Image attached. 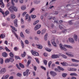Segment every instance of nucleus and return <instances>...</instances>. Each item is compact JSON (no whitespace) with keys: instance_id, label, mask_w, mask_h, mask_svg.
Returning a JSON list of instances; mask_svg holds the SVG:
<instances>
[{"instance_id":"obj_44","label":"nucleus","mask_w":79,"mask_h":79,"mask_svg":"<svg viewBox=\"0 0 79 79\" xmlns=\"http://www.w3.org/2000/svg\"><path fill=\"white\" fill-rule=\"evenodd\" d=\"M31 18H32V19H35V18H36V15H31Z\"/></svg>"},{"instance_id":"obj_50","label":"nucleus","mask_w":79,"mask_h":79,"mask_svg":"<svg viewBox=\"0 0 79 79\" xmlns=\"http://www.w3.org/2000/svg\"><path fill=\"white\" fill-rule=\"evenodd\" d=\"M5 50L7 51V52H10V50H9L8 48H7V47H6L5 48Z\"/></svg>"},{"instance_id":"obj_25","label":"nucleus","mask_w":79,"mask_h":79,"mask_svg":"<svg viewBox=\"0 0 79 79\" xmlns=\"http://www.w3.org/2000/svg\"><path fill=\"white\" fill-rule=\"evenodd\" d=\"M5 37V35L3 34H1L0 36V38L1 39H4V38Z\"/></svg>"},{"instance_id":"obj_16","label":"nucleus","mask_w":79,"mask_h":79,"mask_svg":"<svg viewBox=\"0 0 79 79\" xmlns=\"http://www.w3.org/2000/svg\"><path fill=\"white\" fill-rule=\"evenodd\" d=\"M22 10H25L26 9V6H23L21 7Z\"/></svg>"},{"instance_id":"obj_20","label":"nucleus","mask_w":79,"mask_h":79,"mask_svg":"<svg viewBox=\"0 0 79 79\" xmlns=\"http://www.w3.org/2000/svg\"><path fill=\"white\" fill-rule=\"evenodd\" d=\"M70 76H78L77 74L75 73H71L70 74Z\"/></svg>"},{"instance_id":"obj_39","label":"nucleus","mask_w":79,"mask_h":79,"mask_svg":"<svg viewBox=\"0 0 79 79\" xmlns=\"http://www.w3.org/2000/svg\"><path fill=\"white\" fill-rule=\"evenodd\" d=\"M9 13H10L9 11H8V10H7L6 12H5V16H6V15H8Z\"/></svg>"},{"instance_id":"obj_63","label":"nucleus","mask_w":79,"mask_h":79,"mask_svg":"<svg viewBox=\"0 0 79 79\" xmlns=\"http://www.w3.org/2000/svg\"><path fill=\"white\" fill-rule=\"evenodd\" d=\"M26 33H27V34H29L30 32L27 29L26 30Z\"/></svg>"},{"instance_id":"obj_61","label":"nucleus","mask_w":79,"mask_h":79,"mask_svg":"<svg viewBox=\"0 0 79 79\" xmlns=\"http://www.w3.org/2000/svg\"><path fill=\"white\" fill-rule=\"evenodd\" d=\"M59 27L60 29H63V27H61V25H59Z\"/></svg>"},{"instance_id":"obj_15","label":"nucleus","mask_w":79,"mask_h":79,"mask_svg":"<svg viewBox=\"0 0 79 79\" xmlns=\"http://www.w3.org/2000/svg\"><path fill=\"white\" fill-rule=\"evenodd\" d=\"M0 2L2 3V6H1V7L2 8H4L5 6V4H4V3H3V0H0Z\"/></svg>"},{"instance_id":"obj_41","label":"nucleus","mask_w":79,"mask_h":79,"mask_svg":"<svg viewBox=\"0 0 79 79\" xmlns=\"http://www.w3.org/2000/svg\"><path fill=\"white\" fill-rule=\"evenodd\" d=\"M35 59L37 62V63H38V64H39V59L37 58H35Z\"/></svg>"},{"instance_id":"obj_9","label":"nucleus","mask_w":79,"mask_h":79,"mask_svg":"<svg viewBox=\"0 0 79 79\" xmlns=\"http://www.w3.org/2000/svg\"><path fill=\"white\" fill-rule=\"evenodd\" d=\"M69 42H70L71 43H72V44H74V40L73 39L69 38Z\"/></svg>"},{"instance_id":"obj_24","label":"nucleus","mask_w":79,"mask_h":79,"mask_svg":"<svg viewBox=\"0 0 79 79\" xmlns=\"http://www.w3.org/2000/svg\"><path fill=\"white\" fill-rule=\"evenodd\" d=\"M9 55L11 57L10 58H14V55L13 54V53L10 52L9 53Z\"/></svg>"},{"instance_id":"obj_5","label":"nucleus","mask_w":79,"mask_h":79,"mask_svg":"<svg viewBox=\"0 0 79 79\" xmlns=\"http://www.w3.org/2000/svg\"><path fill=\"white\" fill-rule=\"evenodd\" d=\"M29 70L27 69L26 70V72H24L23 73V74L24 76H28V73H29Z\"/></svg>"},{"instance_id":"obj_19","label":"nucleus","mask_w":79,"mask_h":79,"mask_svg":"<svg viewBox=\"0 0 79 79\" xmlns=\"http://www.w3.org/2000/svg\"><path fill=\"white\" fill-rule=\"evenodd\" d=\"M2 56L4 57H6V56H8V55H7V53H6V52H3L2 53Z\"/></svg>"},{"instance_id":"obj_60","label":"nucleus","mask_w":79,"mask_h":79,"mask_svg":"<svg viewBox=\"0 0 79 79\" xmlns=\"http://www.w3.org/2000/svg\"><path fill=\"white\" fill-rule=\"evenodd\" d=\"M21 23H22V24H24V20L23 19V18H21Z\"/></svg>"},{"instance_id":"obj_45","label":"nucleus","mask_w":79,"mask_h":79,"mask_svg":"<svg viewBox=\"0 0 79 79\" xmlns=\"http://www.w3.org/2000/svg\"><path fill=\"white\" fill-rule=\"evenodd\" d=\"M45 32V29H44L42 31L41 34H44Z\"/></svg>"},{"instance_id":"obj_52","label":"nucleus","mask_w":79,"mask_h":79,"mask_svg":"<svg viewBox=\"0 0 79 79\" xmlns=\"http://www.w3.org/2000/svg\"><path fill=\"white\" fill-rule=\"evenodd\" d=\"M31 64V60H29L27 62V66H29Z\"/></svg>"},{"instance_id":"obj_8","label":"nucleus","mask_w":79,"mask_h":79,"mask_svg":"<svg viewBox=\"0 0 79 79\" xmlns=\"http://www.w3.org/2000/svg\"><path fill=\"white\" fill-rule=\"evenodd\" d=\"M50 74L51 75H52V76H53V77L55 76L56 75V73L52 71H51L50 72Z\"/></svg>"},{"instance_id":"obj_53","label":"nucleus","mask_w":79,"mask_h":79,"mask_svg":"<svg viewBox=\"0 0 79 79\" xmlns=\"http://www.w3.org/2000/svg\"><path fill=\"white\" fill-rule=\"evenodd\" d=\"M61 50H64V51H67V50L65 48L63 47L62 49H61Z\"/></svg>"},{"instance_id":"obj_12","label":"nucleus","mask_w":79,"mask_h":79,"mask_svg":"<svg viewBox=\"0 0 79 79\" xmlns=\"http://www.w3.org/2000/svg\"><path fill=\"white\" fill-rule=\"evenodd\" d=\"M65 54L69 56H70V57H74V55L73 54L68 53L67 52H65Z\"/></svg>"},{"instance_id":"obj_11","label":"nucleus","mask_w":79,"mask_h":79,"mask_svg":"<svg viewBox=\"0 0 79 79\" xmlns=\"http://www.w3.org/2000/svg\"><path fill=\"white\" fill-rule=\"evenodd\" d=\"M64 46L67 48H70V49H72L73 48V47L70 45L64 44Z\"/></svg>"},{"instance_id":"obj_2","label":"nucleus","mask_w":79,"mask_h":79,"mask_svg":"<svg viewBox=\"0 0 79 79\" xmlns=\"http://www.w3.org/2000/svg\"><path fill=\"white\" fill-rule=\"evenodd\" d=\"M55 38H53V39L51 40V43L54 45L55 47H57V45L55 41Z\"/></svg>"},{"instance_id":"obj_47","label":"nucleus","mask_w":79,"mask_h":79,"mask_svg":"<svg viewBox=\"0 0 79 79\" xmlns=\"http://www.w3.org/2000/svg\"><path fill=\"white\" fill-rule=\"evenodd\" d=\"M44 63L45 65H47V60H44Z\"/></svg>"},{"instance_id":"obj_49","label":"nucleus","mask_w":79,"mask_h":79,"mask_svg":"<svg viewBox=\"0 0 79 79\" xmlns=\"http://www.w3.org/2000/svg\"><path fill=\"white\" fill-rule=\"evenodd\" d=\"M67 74L64 73H63L62 74V76L63 77H66V76H67Z\"/></svg>"},{"instance_id":"obj_3","label":"nucleus","mask_w":79,"mask_h":79,"mask_svg":"<svg viewBox=\"0 0 79 79\" xmlns=\"http://www.w3.org/2000/svg\"><path fill=\"white\" fill-rule=\"evenodd\" d=\"M31 52L33 55H34L35 56L36 55V56H39V53H38L37 52H35V51L34 50L31 51Z\"/></svg>"},{"instance_id":"obj_7","label":"nucleus","mask_w":79,"mask_h":79,"mask_svg":"<svg viewBox=\"0 0 79 79\" xmlns=\"http://www.w3.org/2000/svg\"><path fill=\"white\" fill-rule=\"evenodd\" d=\"M60 64H62L63 66H68V64L65 62H61Z\"/></svg>"},{"instance_id":"obj_59","label":"nucleus","mask_w":79,"mask_h":79,"mask_svg":"<svg viewBox=\"0 0 79 79\" xmlns=\"http://www.w3.org/2000/svg\"><path fill=\"white\" fill-rule=\"evenodd\" d=\"M28 21V23H30V22L31 21V16H29Z\"/></svg>"},{"instance_id":"obj_14","label":"nucleus","mask_w":79,"mask_h":79,"mask_svg":"<svg viewBox=\"0 0 79 79\" xmlns=\"http://www.w3.org/2000/svg\"><path fill=\"white\" fill-rule=\"evenodd\" d=\"M57 68H58L59 69V70H60V71H64V69H63V68L60 66H58L57 67Z\"/></svg>"},{"instance_id":"obj_22","label":"nucleus","mask_w":79,"mask_h":79,"mask_svg":"<svg viewBox=\"0 0 79 79\" xmlns=\"http://www.w3.org/2000/svg\"><path fill=\"white\" fill-rule=\"evenodd\" d=\"M26 53L25 52H23V54H22L21 56L22 57H25L26 56Z\"/></svg>"},{"instance_id":"obj_21","label":"nucleus","mask_w":79,"mask_h":79,"mask_svg":"<svg viewBox=\"0 0 79 79\" xmlns=\"http://www.w3.org/2000/svg\"><path fill=\"white\" fill-rule=\"evenodd\" d=\"M39 25V24H38L36 26V27H35V29H34L35 31H36V30H38V29H39L38 28Z\"/></svg>"},{"instance_id":"obj_6","label":"nucleus","mask_w":79,"mask_h":79,"mask_svg":"<svg viewBox=\"0 0 79 79\" xmlns=\"http://www.w3.org/2000/svg\"><path fill=\"white\" fill-rule=\"evenodd\" d=\"M17 23H18V20H17V19H15L14 21V23L15 26V27H17L18 26Z\"/></svg>"},{"instance_id":"obj_4","label":"nucleus","mask_w":79,"mask_h":79,"mask_svg":"<svg viewBox=\"0 0 79 79\" xmlns=\"http://www.w3.org/2000/svg\"><path fill=\"white\" fill-rule=\"evenodd\" d=\"M6 71V68H2V69L0 70V74H4Z\"/></svg>"},{"instance_id":"obj_32","label":"nucleus","mask_w":79,"mask_h":79,"mask_svg":"<svg viewBox=\"0 0 79 79\" xmlns=\"http://www.w3.org/2000/svg\"><path fill=\"white\" fill-rule=\"evenodd\" d=\"M15 60H18V59H19V60H21V58H20V57H19L18 56H15Z\"/></svg>"},{"instance_id":"obj_13","label":"nucleus","mask_w":79,"mask_h":79,"mask_svg":"<svg viewBox=\"0 0 79 79\" xmlns=\"http://www.w3.org/2000/svg\"><path fill=\"white\" fill-rule=\"evenodd\" d=\"M71 60L73 62H76L77 63H79V60H76L74 59H71Z\"/></svg>"},{"instance_id":"obj_36","label":"nucleus","mask_w":79,"mask_h":79,"mask_svg":"<svg viewBox=\"0 0 79 79\" xmlns=\"http://www.w3.org/2000/svg\"><path fill=\"white\" fill-rule=\"evenodd\" d=\"M72 20H69L68 22V23H69V25H72L73 24V23L72 22Z\"/></svg>"},{"instance_id":"obj_31","label":"nucleus","mask_w":79,"mask_h":79,"mask_svg":"<svg viewBox=\"0 0 79 79\" xmlns=\"http://www.w3.org/2000/svg\"><path fill=\"white\" fill-rule=\"evenodd\" d=\"M20 35L21 37H22V38H23V39H24V35H23V32H21V33H20Z\"/></svg>"},{"instance_id":"obj_27","label":"nucleus","mask_w":79,"mask_h":79,"mask_svg":"<svg viewBox=\"0 0 79 79\" xmlns=\"http://www.w3.org/2000/svg\"><path fill=\"white\" fill-rule=\"evenodd\" d=\"M5 63H8L10 62V59L7 58L5 60Z\"/></svg>"},{"instance_id":"obj_54","label":"nucleus","mask_w":79,"mask_h":79,"mask_svg":"<svg viewBox=\"0 0 79 79\" xmlns=\"http://www.w3.org/2000/svg\"><path fill=\"white\" fill-rule=\"evenodd\" d=\"M48 46L50 47H52V45H51V44H50V41H48Z\"/></svg>"},{"instance_id":"obj_18","label":"nucleus","mask_w":79,"mask_h":79,"mask_svg":"<svg viewBox=\"0 0 79 79\" xmlns=\"http://www.w3.org/2000/svg\"><path fill=\"white\" fill-rule=\"evenodd\" d=\"M9 60L10 61V62H11V63H13V61H15V60H14V58H10Z\"/></svg>"},{"instance_id":"obj_48","label":"nucleus","mask_w":79,"mask_h":79,"mask_svg":"<svg viewBox=\"0 0 79 79\" xmlns=\"http://www.w3.org/2000/svg\"><path fill=\"white\" fill-rule=\"evenodd\" d=\"M5 77V78L4 79H7L9 77V75H6L4 76Z\"/></svg>"},{"instance_id":"obj_29","label":"nucleus","mask_w":79,"mask_h":79,"mask_svg":"<svg viewBox=\"0 0 79 79\" xmlns=\"http://www.w3.org/2000/svg\"><path fill=\"white\" fill-rule=\"evenodd\" d=\"M60 56H62V57H63V58H65V59H67V58H68L67 56H66V55L64 54L61 55Z\"/></svg>"},{"instance_id":"obj_55","label":"nucleus","mask_w":79,"mask_h":79,"mask_svg":"<svg viewBox=\"0 0 79 79\" xmlns=\"http://www.w3.org/2000/svg\"><path fill=\"white\" fill-rule=\"evenodd\" d=\"M40 2V1H35L34 2L36 4H39Z\"/></svg>"},{"instance_id":"obj_58","label":"nucleus","mask_w":79,"mask_h":79,"mask_svg":"<svg viewBox=\"0 0 79 79\" xmlns=\"http://www.w3.org/2000/svg\"><path fill=\"white\" fill-rule=\"evenodd\" d=\"M72 6L71 4H68L66 5V7H68V6Z\"/></svg>"},{"instance_id":"obj_51","label":"nucleus","mask_w":79,"mask_h":79,"mask_svg":"<svg viewBox=\"0 0 79 79\" xmlns=\"http://www.w3.org/2000/svg\"><path fill=\"white\" fill-rule=\"evenodd\" d=\"M35 10V9L34 8H32L31 9V10L30 12V13H32V12L33 11H34Z\"/></svg>"},{"instance_id":"obj_34","label":"nucleus","mask_w":79,"mask_h":79,"mask_svg":"<svg viewBox=\"0 0 79 79\" xmlns=\"http://www.w3.org/2000/svg\"><path fill=\"white\" fill-rule=\"evenodd\" d=\"M39 22V20H37L35 21V23H33L34 26H35V25L36 24H37Z\"/></svg>"},{"instance_id":"obj_33","label":"nucleus","mask_w":79,"mask_h":79,"mask_svg":"<svg viewBox=\"0 0 79 79\" xmlns=\"http://www.w3.org/2000/svg\"><path fill=\"white\" fill-rule=\"evenodd\" d=\"M66 29H63L62 31V33H66L67 31Z\"/></svg>"},{"instance_id":"obj_30","label":"nucleus","mask_w":79,"mask_h":79,"mask_svg":"<svg viewBox=\"0 0 79 79\" xmlns=\"http://www.w3.org/2000/svg\"><path fill=\"white\" fill-rule=\"evenodd\" d=\"M47 36H48V33H46L44 35V40H47Z\"/></svg>"},{"instance_id":"obj_10","label":"nucleus","mask_w":79,"mask_h":79,"mask_svg":"<svg viewBox=\"0 0 79 79\" xmlns=\"http://www.w3.org/2000/svg\"><path fill=\"white\" fill-rule=\"evenodd\" d=\"M60 55H52V58H59Z\"/></svg>"},{"instance_id":"obj_35","label":"nucleus","mask_w":79,"mask_h":79,"mask_svg":"<svg viewBox=\"0 0 79 79\" xmlns=\"http://www.w3.org/2000/svg\"><path fill=\"white\" fill-rule=\"evenodd\" d=\"M21 45L22 46V48H24V43L22 40L21 41Z\"/></svg>"},{"instance_id":"obj_57","label":"nucleus","mask_w":79,"mask_h":79,"mask_svg":"<svg viewBox=\"0 0 79 79\" xmlns=\"http://www.w3.org/2000/svg\"><path fill=\"white\" fill-rule=\"evenodd\" d=\"M51 64H52V61H50L49 62L48 64V66L49 67H50V65H51Z\"/></svg>"},{"instance_id":"obj_28","label":"nucleus","mask_w":79,"mask_h":79,"mask_svg":"<svg viewBox=\"0 0 79 79\" xmlns=\"http://www.w3.org/2000/svg\"><path fill=\"white\" fill-rule=\"evenodd\" d=\"M37 47L39 49H42V46L40 45V44L37 45Z\"/></svg>"},{"instance_id":"obj_1","label":"nucleus","mask_w":79,"mask_h":79,"mask_svg":"<svg viewBox=\"0 0 79 79\" xmlns=\"http://www.w3.org/2000/svg\"><path fill=\"white\" fill-rule=\"evenodd\" d=\"M13 1L15 3H18V0H11V3L13 5V6H10L8 9V10L11 13H13L14 11H18V8L15 6H14L15 4L13 2Z\"/></svg>"},{"instance_id":"obj_40","label":"nucleus","mask_w":79,"mask_h":79,"mask_svg":"<svg viewBox=\"0 0 79 79\" xmlns=\"http://www.w3.org/2000/svg\"><path fill=\"white\" fill-rule=\"evenodd\" d=\"M11 19H15V15L12 14L11 15Z\"/></svg>"},{"instance_id":"obj_37","label":"nucleus","mask_w":79,"mask_h":79,"mask_svg":"<svg viewBox=\"0 0 79 79\" xmlns=\"http://www.w3.org/2000/svg\"><path fill=\"white\" fill-rule=\"evenodd\" d=\"M3 59L0 58V63L1 64H3Z\"/></svg>"},{"instance_id":"obj_62","label":"nucleus","mask_w":79,"mask_h":79,"mask_svg":"<svg viewBox=\"0 0 79 79\" xmlns=\"http://www.w3.org/2000/svg\"><path fill=\"white\" fill-rule=\"evenodd\" d=\"M43 55L44 56H45V57L47 56V53H44Z\"/></svg>"},{"instance_id":"obj_17","label":"nucleus","mask_w":79,"mask_h":79,"mask_svg":"<svg viewBox=\"0 0 79 79\" xmlns=\"http://www.w3.org/2000/svg\"><path fill=\"white\" fill-rule=\"evenodd\" d=\"M19 64L20 67H21V68H24V66L23 64L20 63H19Z\"/></svg>"},{"instance_id":"obj_42","label":"nucleus","mask_w":79,"mask_h":79,"mask_svg":"<svg viewBox=\"0 0 79 79\" xmlns=\"http://www.w3.org/2000/svg\"><path fill=\"white\" fill-rule=\"evenodd\" d=\"M40 68L43 69H44V71H46V68H45V67L41 66H40Z\"/></svg>"},{"instance_id":"obj_56","label":"nucleus","mask_w":79,"mask_h":79,"mask_svg":"<svg viewBox=\"0 0 79 79\" xmlns=\"http://www.w3.org/2000/svg\"><path fill=\"white\" fill-rule=\"evenodd\" d=\"M25 43L26 44H29V41L27 40H25Z\"/></svg>"},{"instance_id":"obj_43","label":"nucleus","mask_w":79,"mask_h":79,"mask_svg":"<svg viewBox=\"0 0 79 79\" xmlns=\"http://www.w3.org/2000/svg\"><path fill=\"white\" fill-rule=\"evenodd\" d=\"M17 76H18V77H21V74L20 73H18L17 74Z\"/></svg>"},{"instance_id":"obj_26","label":"nucleus","mask_w":79,"mask_h":79,"mask_svg":"<svg viewBox=\"0 0 79 79\" xmlns=\"http://www.w3.org/2000/svg\"><path fill=\"white\" fill-rule=\"evenodd\" d=\"M77 69H74V68H70V71H76Z\"/></svg>"},{"instance_id":"obj_38","label":"nucleus","mask_w":79,"mask_h":79,"mask_svg":"<svg viewBox=\"0 0 79 79\" xmlns=\"http://www.w3.org/2000/svg\"><path fill=\"white\" fill-rule=\"evenodd\" d=\"M70 66H73L76 67V66H79V64H74L71 65Z\"/></svg>"},{"instance_id":"obj_46","label":"nucleus","mask_w":79,"mask_h":79,"mask_svg":"<svg viewBox=\"0 0 79 79\" xmlns=\"http://www.w3.org/2000/svg\"><path fill=\"white\" fill-rule=\"evenodd\" d=\"M14 49L15 51H17L18 50H19V48H18L17 47H15V48H14Z\"/></svg>"},{"instance_id":"obj_23","label":"nucleus","mask_w":79,"mask_h":79,"mask_svg":"<svg viewBox=\"0 0 79 79\" xmlns=\"http://www.w3.org/2000/svg\"><path fill=\"white\" fill-rule=\"evenodd\" d=\"M74 39L75 41H77V35H75L74 36Z\"/></svg>"},{"instance_id":"obj_64","label":"nucleus","mask_w":79,"mask_h":79,"mask_svg":"<svg viewBox=\"0 0 79 79\" xmlns=\"http://www.w3.org/2000/svg\"><path fill=\"white\" fill-rule=\"evenodd\" d=\"M60 48L61 50L62 49V48H63V46H62V44H60Z\"/></svg>"}]
</instances>
